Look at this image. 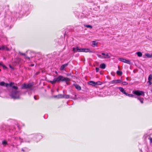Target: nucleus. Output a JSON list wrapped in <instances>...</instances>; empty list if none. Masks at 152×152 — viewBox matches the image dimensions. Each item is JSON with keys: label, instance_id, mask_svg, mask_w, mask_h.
Here are the masks:
<instances>
[{"label": "nucleus", "instance_id": "f257e3e1", "mask_svg": "<svg viewBox=\"0 0 152 152\" xmlns=\"http://www.w3.org/2000/svg\"><path fill=\"white\" fill-rule=\"evenodd\" d=\"M14 84V83L12 82L10 84L7 83L5 84V86L7 87L8 86H10L12 87V89L11 96L12 98L17 99H19V93L20 91L18 90V87L16 86H13Z\"/></svg>", "mask_w": 152, "mask_h": 152}, {"label": "nucleus", "instance_id": "f03ea898", "mask_svg": "<svg viewBox=\"0 0 152 152\" xmlns=\"http://www.w3.org/2000/svg\"><path fill=\"white\" fill-rule=\"evenodd\" d=\"M70 80V79L68 78L64 77L61 75H59L57 78H54L53 81H50V82L52 84H53L56 82H59L60 81H65L66 82L67 84H68L67 82L69 81Z\"/></svg>", "mask_w": 152, "mask_h": 152}, {"label": "nucleus", "instance_id": "7ed1b4c3", "mask_svg": "<svg viewBox=\"0 0 152 152\" xmlns=\"http://www.w3.org/2000/svg\"><path fill=\"white\" fill-rule=\"evenodd\" d=\"M102 54L103 56H101L99 55H97V56L101 58H109L110 57V54L108 53L106 54L104 53H102Z\"/></svg>", "mask_w": 152, "mask_h": 152}, {"label": "nucleus", "instance_id": "20e7f679", "mask_svg": "<svg viewBox=\"0 0 152 152\" xmlns=\"http://www.w3.org/2000/svg\"><path fill=\"white\" fill-rule=\"evenodd\" d=\"M88 84L92 85L93 86H95L96 85H101V82L98 81L97 82H95L93 81H90L88 82Z\"/></svg>", "mask_w": 152, "mask_h": 152}, {"label": "nucleus", "instance_id": "39448f33", "mask_svg": "<svg viewBox=\"0 0 152 152\" xmlns=\"http://www.w3.org/2000/svg\"><path fill=\"white\" fill-rule=\"evenodd\" d=\"M133 93L137 96L142 95L143 96L144 95V92L142 91H133Z\"/></svg>", "mask_w": 152, "mask_h": 152}, {"label": "nucleus", "instance_id": "423d86ee", "mask_svg": "<svg viewBox=\"0 0 152 152\" xmlns=\"http://www.w3.org/2000/svg\"><path fill=\"white\" fill-rule=\"evenodd\" d=\"M32 86V83H31L28 84H24L22 86V88H31Z\"/></svg>", "mask_w": 152, "mask_h": 152}, {"label": "nucleus", "instance_id": "0eeeda50", "mask_svg": "<svg viewBox=\"0 0 152 152\" xmlns=\"http://www.w3.org/2000/svg\"><path fill=\"white\" fill-rule=\"evenodd\" d=\"M11 48H10L5 45H2L0 46V50H6L7 51H10L11 50Z\"/></svg>", "mask_w": 152, "mask_h": 152}, {"label": "nucleus", "instance_id": "6e6552de", "mask_svg": "<svg viewBox=\"0 0 152 152\" xmlns=\"http://www.w3.org/2000/svg\"><path fill=\"white\" fill-rule=\"evenodd\" d=\"M53 97L54 98H57L59 99L63 98L64 96L62 95V94H60L58 95L54 96H53Z\"/></svg>", "mask_w": 152, "mask_h": 152}, {"label": "nucleus", "instance_id": "1a4fd4ad", "mask_svg": "<svg viewBox=\"0 0 152 152\" xmlns=\"http://www.w3.org/2000/svg\"><path fill=\"white\" fill-rule=\"evenodd\" d=\"M105 67H96V72H98L99 71L100 72L101 71V69H104Z\"/></svg>", "mask_w": 152, "mask_h": 152}, {"label": "nucleus", "instance_id": "9d476101", "mask_svg": "<svg viewBox=\"0 0 152 152\" xmlns=\"http://www.w3.org/2000/svg\"><path fill=\"white\" fill-rule=\"evenodd\" d=\"M119 88L120 91L122 93H123V94H125L126 93L125 92L124 89L123 88H122V87H120Z\"/></svg>", "mask_w": 152, "mask_h": 152}, {"label": "nucleus", "instance_id": "9b49d317", "mask_svg": "<svg viewBox=\"0 0 152 152\" xmlns=\"http://www.w3.org/2000/svg\"><path fill=\"white\" fill-rule=\"evenodd\" d=\"M75 88L78 90H80L81 89V88L80 86L77 85L75 84Z\"/></svg>", "mask_w": 152, "mask_h": 152}, {"label": "nucleus", "instance_id": "f8f14e48", "mask_svg": "<svg viewBox=\"0 0 152 152\" xmlns=\"http://www.w3.org/2000/svg\"><path fill=\"white\" fill-rule=\"evenodd\" d=\"M78 47L76 48H72V51L74 52V53L77 52Z\"/></svg>", "mask_w": 152, "mask_h": 152}, {"label": "nucleus", "instance_id": "ddd939ff", "mask_svg": "<svg viewBox=\"0 0 152 152\" xmlns=\"http://www.w3.org/2000/svg\"><path fill=\"white\" fill-rule=\"evenodd\" d=\"M116 73L118 75L121 76L122 75V72L121 71H117L116 72Z\"/></svg>", "mask_w": 152, "mask_h": 152}, {"label": "nucleus", "instance_id": "4468645a", "mask_svg": "<svg viewBox=\"0 0 152 152\" xmlns=\"http://www.w3.org/2000/svg\"><path fill=\"white\" fill-rule=\"evenodd\" d=\"M136 54L139 57H141L142 56V53L140 52H137Z\"/></svg>", "mask_w": 152, "mask_h": 152}, {"label": "nucleus", "instance_id": "2eb2a0df", "mask_svg": "<svg viewBox=\"0 0 152 152\" xmlns=\"http://www.w3.org/2000/svg\"><path fill=\"white\" fill-rule=\"evenodd\" d=\"M83 52H89L90 51V50L89 49H86V48H83Z\"/></svg>", "mask_w": 152, "mask_h": 152}, {"label": "nucleus", "instance_id": "dca6fc26", "mask_svg": "<svg viewBox=\"0 0 152 152\" xmlns=\"http://www.w3.org/2000/svg\"><path fill=\"white\" fill-rule=\"evenodd\" d=\"M138 99L140 101V102L142 103H143V98L140 97H138Z\"/></svg>", "mask_w": 152, "mask_h": 152}, {"label": "nucleus", "instance_id": "f3484780", "mask_svg": "<svg viewBox=\"0 0 152 152\" xmlns=\"http://www.w3.org/2000/svg\"><path fill=\"white\" fill-rule=\"evenodd\" d=\"M122 82V81L121 80H115V83H120Z\"/></svg>", "mask_w": 152, "mask_h": 152}, {"label": "nucleus", "instance_id": "a211bd4d", "mask_svg": "<svg viewBox=\"0 0 152 152\" xmlns=\"http://www.w3.org/2000/svg\"><path fill=\"white\" fill-rule=\"evenodd\" d=\"M83 48H80L79 49L78 47V50L77 52H83Z\"/></svg>", "mask_w": 152, "mask_h": 152}, {"label": "nucleus", "instance_id": "6ab92c4d", "mask_svg": "<svg viewBox=\"0 0 152 152\" xmlns=\"http://www.w3.org/2000/svg\"><path fill=\"white\" fill-rule=\"evenodd\" d=\"M126 96H128L129 97H133L134 95L132 94H127V93H126L125 94Z\"/></svg>", "mask_w": 152, "mask_h": 152}, {"label": "nucleus", "instance_id": "aec40b11", "mask_svg": "<svg viewBox=\"0 0 152 152\" xmlns=\"http://www.w3.org/2000/svg\"><path fill=\"white\" fill-rule=\"evenodd\" d=\"M6 83H5L4 82H2L0 83V85L1 86H5V84Z\"/></svg>", "mask_w": 152, "mask_h": 152}, {"label": "nucleus", "instance_id": "412c9836", "mask_svg": "<svg viewBox=\"0 0 152 152\" xmlns=\"http://www.w3.org/2000/svg\"><path fill=\"white\" fill-rule=\"evenodd\" d=\"M85 26L88 28H92V26L90 25H86Z\"/></svg>", "mask_w": 152, "mask_h": 152}, {"label": "nucleus", "instance_id": "4be33fe9", "mask_svg": "<svg viewBox=\"0 0 152 152\" xmlns=\"http://www.w3.org/2000/svg\"><path fill=\"white\" fill-rule=\"evenodd\" d=\"M120 60L121 61L125 63L126 60L124 58H120Z\"/></svg>", "mask_w": 152, "mask_h": 152}, {"label": "nucleus", "instance_id": "5701e85b", "mask_svg": "<svg viewBox=\"0 0 152 152\" xmlns=\"http://www.w3.org/2000/svg\"><path fill=\"white\" fill-rule=\"evenodd\" d=\"M152 79V75H150L148 78V80H151Z\"/></svg>", "mask_w": 152, "mask_h": 152}, {"label": "nucleus", "instance_id": "b1692460", "mask_svg": "<svg viewBox=\"0 0 152 152\" xmlns=\"http://www.w3.org/2000/svg\"><path fill=\"white\" fill-rule=\"evenodd\" d=\"M0 66H6L4 64L3 62H0Z\"/></svg>", "mask_w": 152, "mask_h": 152}, {"label": "nucleus", "instance_id": "393cba45", "mask_svg": "<svg viewBox=\"0 0 152 152\" xmlns=\"http://www.w3.org/2000/svg\"><path fill=\"white\" fill-rule=\"evenodd\" d=\"M69 95H65L64 96L63 98H65L67 99V98H69Z\"/></svg>", "mask_w": 152, "mask_h": 152}, {"label": "nucleus", "instance_id": "a878e982", "mask_svg": "<svg viewBox=\"0 0 152 152\" xmlns=\"http://www.w3.org/2000/svg\"><path fill=\"white\" fill-rule=\"evenodd\" d=\"M96 45V43L95 41H93L92 42V45L93 47H94Z\"/></svg>", "mask_w": 152, "mask_h": 152}, {"label": "nucleus", "instance_id": "bb28decb", "mask_svg": "<svg viewBox=\"0 0 152 152\" xmlns=\"http://www.w3.org/2000/svg\"><path fill=\"white\" fill-rule=\"evenodd\" d=\"M99 66H106V64L104 63L101 64Z\"/></svg>", "mask_w": 152, "mask_h": 152}, {"label": "nucleus", "instance_id": "cd10ccee", "mask_svg": "<svg viewBox=\"0 0 152 152\" xmlns=\"http://www.w3.org/2000/svg\"><path fill=\"white\" fill-rule=\"evenodd\" d=\"M2 144L3 145L7 144V142L5 141H4L2 142Z\"/></svg>", "mask_w": 152, "mask_h": 152}, {"label": "nucleus", "instance_id": "c85d7f7f", "mask_svg": "<svg viewBox=\"0 0 152 152\" xmlns=\"http://www.w3.org/2000/svg\"><path fill=\"white\" fill-rule=\"evenodd\" d=\"M125 63L128 64H130V62L128 60H126Z\"/></svg>", "mask_w": 152, "mask_h": 152}, {"label": "nucleus", "instance_id": "c756f323", "mask_svg": "<svg viewBox=\"0 0 152 152\" xmlns=\"http://www.w3.org/2000/svg\"><path fill=\"white\" fill-rule=\"evenodd\" d=\"M122 84L124 85H127L128 83L126 82H124L122 83Z\"/></svg>", "mask_w": 152, "mask_h": 152}, {"label": "nucleus", "instance_id": "7c9ffc66", "mask_svg": "<svg viewBox=\"0 0 152 152\" xmlns=\"http://www.w3.org/2000/svg\"><path fill=\"white\" fill-rule=\"evenodd\" d=\"M68 63H66V64H64L63 65H62L61 66H67L68 65Z\"/></svg>", "mask_w": 152, "mask_h": 152}, {"label": "nucleus", "instance_id": "2f4dec72", "mask_svg": "<svg viewBox=\"0 0 152 152\" xmlns=\"http://www.w3.org/2000/svg\"><path fill=\"white\" fill-rule=\"evenodd\" d=\"M151 80H148V83H149V85H151L152 84V83L151 82Z\"/></svg>", "mask_w": 152, "mask_h": 152}, {"label": "nucleus", "instance_id": "473e14b6", "mask_svg": "<svg viewBox=\"0 0 152 152\" xmlns=\"http://www.w3.org/2000/svg\"><path fill=\"white\" fill-rule=\"evenodd\" d=\"M20 53L21 55H23V56H26V54L25 53H20Z\"/></svg>", "mask_w": 152, "mask_h": 152}, {"label": "nucleus", "instance_id": "72a5a7b5", "mask_svg": "<svg viewBox=\"0 0 152 152\" xmlns=\"http://www.w3.org/2000/svg\"><path fill=\"white\" fill-rule=\"evenodd\" d=\"M65 67H61L60 69L61 70H63L64 69Z\"/></svg>", "mask_w": 152, "mask_h": 152}, {"label": "nucleus", "instance_id": "f704fd0d", "mask_svg": "<svg viewBox=\"0 0 152 152\" xmlns=\"http://www.w3.org/2000/svg\"><path fill=\"white\" fill-rule=\"evenodd\" d=\"M3 69L4 70H6L7 69V67H3Z\"/></svg>", "mask_w": 152, "mask_h": 152}, {"label": "nucleus", "instance_id": "c9c22d12", "mask_svg": "<svg viewBox=\"0 0 152 152\" xmlns=\"http://www.w3.org/2000/svg\"><path fill=\"white\" fill-rule=\"evenodd\" d=\"M26 58H28V59L29 60L30 59V58L29 57H28V56H26Z\"/></svg>", "mask_w": 152, "mask_h": 152}, {"label": "nucleus", "instance_id": "e433bc0d", "mask_svg": "<svg viewBox=\"0 0 152 152\" xmlns=\"http://www.w3.org/2000/svg\"><path fill=\"white\" fill-rule=\"evenodd\" d=\"M149 139L151 142H152V138H149Z\"/></svg>", "mask_w": 152, "mask_h": 152}, {"label": "nucleus", "instance_id": "4c0bfd02", "mask_svg": "<svg viewBox=\"0 0 152 152\" xmlns=\"http://www.w3.org/2000/svg\"><path fill=\"white\" fill-rule=\"evenodd\" d=\"M14 67H10V68L12 69H14V68H13Z\"/></svg>", "mask_w": 152, "mask_h": 152}, {"label": "nucleus", "instance_id": "58836bf2", "mask_svg": "<svg viewBox=\"0 0 152 152\" xmlns=\"http://www.w3.org/2000/svg\"><path fill=\"white\" fill-rule=\"evenodd\" d=\"M114 82V81H112L111 82V83H113V82Z\"/></svg>", "mask_w": 152, "mask_h": 152}, {"label": "nucleus", "instance_id": "ea45409f", "mask_svg": "<svg viewBox=\"0 0 152 152\" xmlns=\"http://www.w3.org/2000/svg\"><path fill=\"white\" fill-rule=\"evenodd\" d=\"M55 73L57 75L58 74V72H57L56 71L55 72Z\"/></svg>", "mask_w": 152, "mask_h": 152}, {"label": "nucleus", "instance_id": "a19ab883", "mask_svg": "<svg viewBox=\"0 0 152 152\" xmlns=\"http://www.w3.org/2000/svg\"><path fill=\"white\" fill-rule=\"evenodd\" d=\"M57 91H58V89H57Z\"/></svg>", "mask_w": 152, "mask_h": 152}, {"label": "nucleus", "instance_id": "79ce46f5", "mask_svg": "<svg viewBox=\"0 0 152 152\" xmlns=\"http://www.w3.org/2000/svg\"><path fill=\"white\" fill-rule=\"evenodd\" d=\"M34 99H36L35 98V96H34Z\"/></svg>", "mask_w": 152, "mask_h": 152}, {"label": "nucleus", "instance_id": "37998d69", "mask_svg": "<svg viewBox=\"0 0 152 152\" xmlns=\"http://www.w3.org/2000/svg\"><path fill=\"white\" fill-rule=\"evenodd\" d=\"M31 65L32 66H34V64H32V65Z\"/></svg>", "mask_w": 152, "mask_h": 152}, {"label": "nucleus", "instance_id": "c03bdc74", "mask_svg": "<svg viewBox=\"0 0 152 152\" xmlns=\"http://www.w3.org/2000/svg\"><path fill=\"white\" fill-rule=\"evenodd\" d=\"M146 56H148V54L147 55L146 54Z\"/></svg>", "mask_w": 152, "mask_h": 152}, {"label": "nucleus", "instance_id": "a18cd8bd", "mask_svg": "<svg viewBox=\"0 0 152 152\" xmlns=\"http://www.w3.org/2000/svg\"><path fill=\"white\" fill-rule=\"evenodd\" d=\"M9 66L11 67V66H10H10Z\"/></svg>", "mask_w": 152, "mask_h": 152}, {"label": "nucleus", "instance_id": "49530a36", "mask_svg": "<svg viewBox=\"0 0 152 152\" xmlns=\"http://www.w3.org/2000/svg\"><path fill=\"white\" fill-rule=\"evenodd\" d=\"M1 71V69H0V71Z\"/></svg>", "mask_w": 152, "mask_h": 152}]
</instances>
